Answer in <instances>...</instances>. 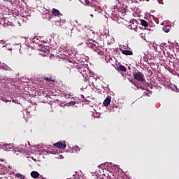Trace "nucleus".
<instances>
[{"instance_id": "1", "label": "nucleus", "mask_w": 179, "mask_h": 179, "mask_svg": "<svg viewBox=\"0 0 179 179\" xmlns=\"http://www.w3.org/2000/svg\"><path fill=\"white\" fill-rule=\"evenodd\" d=\"M133 76L136 80L138 82H145V76L141 71H138L133 74Z\"/></svg>"}, {"instance_id": "2", "label": "nucleus", "mask_w": 179, "mask_h": 179, "mask_svg": "<svg viewBox=\"0 0 179 179\" xmlns=\"http://www.w3.org/2000/svg\"><path fill=\"white\" fill-rule=\"evenodd\" d=\"M54 146L59 149H65L66 148V143H65V141H58L54 144Z\"/></svg>"}, {"instance_id": "3", "label": "nucleus", "mask_w": 179, "mask_h": 179, "mask_svg": "<svg viewBox=\"0 0 179 179\" xmlns=\"http://www.w3.org/2000/svg\"><path fill=\"white\" fill-rule=\"evenodd\" d=\"M110 103H111V96H108L103 101V106L105 107H108V106H110Z\"/></svg>"}, {"instance_id": "4", "label": "nucleus", "mask_w": 179, "mask_h": 179, "mask_svg": "<svg viewBox=\"0 0 179 179\" xmlns=\"http://www.w3.org/2000/svg\"><path fill=\"white\" fill-rule=\"evenodd\" d=\"M52 13L54 16H62L61 12H59L57 8H52Z\"/></svg>"}, {"instance_id": "5", "label": "nucleus", "mask_w": 179, "mask_h": 179, "mask_svg": "<svg viewBox=\"0 0 179 179\" xmlns=\"http://www.w3.org/2000/svg\"><path fill=\"white\" fill-rule=\"evenodd\" d=\"M31 176L32 177V178H38V177H40V173H38V172L37 171H32L31 173Z\"/></svg>"}, {"instance_id": "6", "label": "nucleus", "mask_w": 179, "mask_h": 179, "mask_svg": "<svg viewBox=\"0 0 179 179\" xmlns=\"http://www.w3.org/2000/svg\"><path fill=\"white\" fill-rule=\"evenodd\" d=\"M122 54H124V55H134V52L131 50H122Z\"/></svg>"}, {"instance_id": "7", "label": "nucleus", "mask_w": 179, "mask_h": 179, "mask_svg": "<svg viewBox=\"0 0 179 179\" xmlns=\"http://www.w3.org/2000/svg\"><path fill=\"white\" fill-rule=\"evenodd\" d=\"M118 68L121 72H127V67H125L124 65L120 64L119 65Z\"/></svg>"}, {"instance_id": "8", "label": "nucleus", "mask_w": 179, "mask_h": 179, "mask_svg": "<svg viewBox=\"0 0 179 179\" xmlns=\"http://www.w3.org/2000/svg\"><path fill=\"white\" fill-rule=\"evenodd\" d=\"M141 26H143L144 27H148V26H149V24L145 20H141Z\"/></svg>"}, {"instance_id": "9", "label": "nucleus", "mask_w": 179, "mask_h": 179, "mask_svg": "<svg viewBox=\"0 0 179 179\" xmlns=\"http://www.w3.org/2000/svg\"><path fill=\"white\" fill-rule=\"evenodd\" d=\"M163 31H165V33H169L170 31V27L165 26L162 29Z\"/></svg>"}, {"instance_id": "10", "label": "nucleus", "mask_w": 179, "mask_h": 179, "mask_svg": "<svg viewBox=\"0 0 179 179\" xmlns=\"http://www.w3.org/2000/svg\"><path fill=\"white\" fill-rule=\"evenodd\" d=\"M15 177L17 178L24 179V176L22 175L21 173H16Z\"/></svg>"}, {"instance_id": "11", "label": "nucleus", "mask_w": 179, "mask_h": 179, "mask_svg": "<svg viewBox=\"0 0 179 179\" xmlns=\"http://www.w3.org/2000/svg\"><path fill=\"white\" fill-rule=\"evenodd\" d=\"M122 177H121V176H117V179H129V177H128V176H126V178H125V176L124 175V173H122Z\"/></svg>"}, {"instance_id": "12", "label": "nucleus", "mask_w": 179, "mask_h": 179, "mask_svg": "<svg viewBox=\"0 0 179 179\" xmlns=\"http://www.w3.org/2000/svg\"><path fill=\"white\" fill-rule=\"evenodd\" d=\"M73 150H75L76 152H78L79 150H80V148H79V146L76 145L73 148Z\"/></svg>"}, {"instance_id": "13", "label": "nucleus", "mask_w": 179, "mask_h": 179, "mask_svg": "<svg viewBox=\"0 0 179 179\" xmlns=\"http://www.w3.org/2000/svg\"><path fill=\"white\" fill-rule=\"evenodd\" d=\"M45 80H47L48 82H54V80H52L51 78H45Z\"/></svg>"}, {"instance_id": "14", "label": "nucleus", "mask_w": 179, "mask_h": 179, "mask_svg": "<svg viewBox=\"0 0 179 179\" xmlns=\"http://www.w3.org/2000/svg\"><path fill=\"white\" fill-rule=\"evenodd\" d=\"M78 40H79V41L83 40V41H85V40H86V37L80 36V37L78 38Z\"/></svg>"}, {"instance_id": "15", "label": "nucleus", "mask_w": 179, "mask_h": 179, "mask_svg": "<svg viewBox=\"0 0 179 179\" xmlns=\"http://www.w3.org/2000/svg\"><path fill=\"white\" fill-rule=\"evenodd\" d=\"M88 47H90L91 48H93L94 47V43H89L88 44Z\"/></svg>"}, {"instance_id": "16", "label": "nucleus", "mask_w": 179, "mask_h": 179, "mask_svg": "<svg viewBox=\"0 0 179 179\" xmlns=\"http://www.w3.org/2000/svg\"><path fill=\"white\" fill-rule=\"evenodd\" d=\"M70 104H71V106H75V104H76V102L71 101V102H70Z\"/></svg>"}, {"instance_id": "17", "label": "nucleus", "mask_w": 179, "mask_h": 179, "mask_svg": "<svg viewBox=\"0 0 179 179\" xmlns=\"http://www.w3.org/2000/svg\"><path fill=\"white\" fill-rule=\"evenodd\" d=\"M85 3L89 6V4L90 3V2L89 1V0H87L85 1Z\"/></svg>"}, {"instance_id": "18", "label": "nucleus", "mask_w": 179, "mask_h": 179, "mask_svg": "<svg viewBox=\"0 0 179 179\" xmlns=\"http://www.w3.org/2000/svg\"><path fill=\"white\" fill-rule=\"evenodd\" d=\"M175 89H176V92H179V88H178V87H177V86L175 85Z\"/></svg>"}, {"instance_id": "19", "label": "nucleus", "mask_w": 179, "mask_h": 179, "mask_svg": "<svg viewBox=\"0 0 179 179\" xmlns=\"http://www.w3.org/2000/svg\"><path fill=\"white\" fill-rule=\"evenodd\" d=\"M98 12H101V9L99 8V9L98 10Z\"/></svg>"}, {"instance_id": "20", "label": "nucleus", "mask_w": 179, "mask_h": 179, "mask_svg": "<svg viewBox=\"0 0 179 179\" xmlns=\"http://www.w3.org/2000/svg\"><path fill=\"white\" fill-rule=\"evenodd\" d=\"M70 63H71V62H67L66 65H68V64H70Z\"/></svg>"}, {"instance_id": "21", "label": "nucleus", "mask_w": 179, "mask_h": 179, "mask_svg": "<svg viewBox=\"0 0 179 179\" xmlns=\"http://www.w3.org/2000/svg\"><path fill=\"white\" fill-rule=\"evenodd\" d=\"M69 73H71V69H69Z\"/></svg>"}, {"instance_id": "22", "label": "nucleus", "mask_w": 179, "mask_h": 179, "mask_svg": "<svg viewBox=\"0 0 179 179\" xmlns=\"http://www.w3.org/2000/svg\"><path fill=\"white\" fill-rule=\"evenodd\" d=\"M86 37H89V36H88V35H86Z\"/></svg>"}, {"instance_id": "23", "label": "nucleus", "mask_w": 179, "mask_h": 179, "mask_svg": "<svg viewBox=\"0 0 179 179\" xmlns=\"http://www.w3.org/2000/svg\"><path fill=\"white\" fill-rule=\"evenodd\" d=\"M80 44H83V42H81Z\"/></svg>"}, {"instance_id": "24", "label": "nucleus", "mask_w": 179, "mask_h": 179, "mask_svg": "<svg viewBox=\"0 0 179 179\" xmlns=\"http://www.w3.org/2000/svg\"><path fill=\"white\" fill-rule=\"evenodd\" d=\"M88 30V31H90V29H87Z\"/></svg>"}, {"instance_id": "25", "label": "nucleus", "mask_w": 179, "mask_h": 179, "mask_svg": "<svg viewBox=\"0 0 179 179\" xmlns=\"http://www.w3.org/2000/svg\"><path fill=\"white\" fill-rule=\"evenodd\" d=\"M92 17H93V15H91Z\"/></svg>"}, {"instance_id": "26", "label": "nucleus", "mask_w": 179, "mask_h": 179, "mask_svg": "<svg viewBox=\"0 0 179 179\" xmlns=\"http://www.w3.org/2000/svg\"><path fill=\"white\" fill-rule=\"evenodd\" d=\"M3 1H8V0H3Z\"/></svg>"}]
</instances>
